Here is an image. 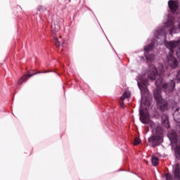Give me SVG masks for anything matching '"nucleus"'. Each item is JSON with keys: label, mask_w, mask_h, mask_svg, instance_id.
<instances>
[{"label": "nucleus", "mask_w": 180, "mask_h": 180, "mask_svg": "<svg viewBox=\"0 0 180 180\" xmlns=\"http://www.w3.org/2000/svg\"><path fill=\"white\" fill-rule=\"evenodd\" d=\"M167 32L169 34H176L180 32V20L176 21L175 18L169 16L167 22L165 23L164 27L157 30L154 34L158 40V43L162 44L164 43L165 47L169 50V56H167V64L171 68H176L178 67V60L174 57V53L176 52L177 58L180 60V39L177 41H168L167 40Z\"/></svg>", "instance_id": "nucleus-1"}, {"label": "nucleus", "mask_w": 180, "mask_h": 180, "mask_svg": "<svg viewBox=\"0 0 180 180\" xmlns=\"http://www.w3.org/2000/svg\"><path fill=\"white\" fill-rule=\"evenodd\" d=\"M165 72V70L164 69V65H162L161 63H159L158 69L155 68L154 65H150L147 72L148 79L150 81L156 80L155 85L157 89L154 90L153 91L154 96L159 109L162 111L167 109L168 103L167 101L162 99V97L161 96V91L158 89H163L165 94L173 92L174 89H175V82L174 80H170L169 82L167 84H164V82H162V76L164 75Z\"/></svg>", "instance_id": "nucleus-2"}, {"label": "nucleus", "mask_w": 180, "mask_h": 180, "mask_svg": "<svg viewBox=\"0 0 180 180\" xmlns=\"http://www.w3.org/2000/svg\"><path fill=\"white\" fill-rule=\"evenodd\" d=\"M137 84L141 94L142 103H141V106L142 103H143L144 106H150L151 105V102H153V98H146L145 97L146 95L148 94V89H147V85H148V79H146V75L139 76L137 80Z\"/></svg>", "instance_id": "nucleus-3"}, {"label": "nucleus", "mask_w": 180, "mask_h": 180, "mask_svg": "<svg viewBox=\"0 0 180 180\" xmlns=\"http://www.w3.org/2000/svg\"><path fill=\"white\" fill-rule=\"evenodd\" d=\"M155 44V41H152L151 44H149L144 47V51H145V57L147 61H149L150 63H153L154 61V58L155 56L154 55H148V53L154 49V46Z\"/></svg>", "instance_id": "nucleus-4"}, {"label": "nucleus", "mask_w": 180, "mask_h": 180, "mask_svg": "<svg viewBox=\"0 0 180 180\" xmlns=\"http://www.w3.org/2000/svg\"><path fill=\"white\" fill-rule=\"evenodd\" d=\"M139 120L143 123V124H148V122H150V113H148V110L147 108L145 110L140 109L139 110Z\"/></svg>", "instance_id": "nucleus-5"}, {"label": "nucleus", "mask_w": 180, "mask_h": 180, "mask_svg": "<svg viewBox=\"0 0 180 180\" xmlns=\"http://www.w3.org/2000/svg\"><path fill=\"white\" fill-rule=\"evenodd\" d=\"M148 142L152 144V146H160V143H162V136H155L148 138Z\"/></svg>", "instance_id": "nucleus-6"}, {"label": "nucleus", "mask_w": 180, "mask_h": 180, "mask_svg": "<svg viewBox=\"0 0 180 180\" xmlns=\"http://www.w3.org/2000/svg\"><path fill=\"white\" fill-rule=\"evenodd\" d=\"M168 6L170 9V11L173 13H175L176 11H178V1H174V0H170L168 2Z\"/></svg>", "instance_id": "nucleus-7"}, {"label": "nucleus", "mask_w": 180, "mask_h": 180, "mask_svg": "<svg viewBox=\"0 0 180 180\" xmlns=\"http://www.w3.org/2000/svg\"><path fill=\"white\" fill-rule=\"evenodd\" d=\"M167 137L169 139L171 143H176L178 141V136L174 130H170L168 132Z\"/></svg>", "instance_id": "nucleus-8"}, {"label": "nucleus", "mask_w": 180, "mask_h": 180, "mask_svg": "<svg viewBox=\"0 0 180 180\" xmlns=\"http://www.w3.org/2000/svg\"><path fill=\"white\" fill-rule=\"evenodd\" d=\"M173 174L174 175L175 179H180V167L179 164L176 163L173 165Z\"/></svg>", "instance_id": "nucleus-9"}, {"label": "nucleus", "mask_w": 180, "mask_h": 180, "mask_svg": "<svg viewBox=\"0 0 180 180\" xmlns=\"http://www.w3.org/2000/svg\"><path fill=\"white\" fill-rule=\"evenodd\" d=\"M37 74H41V72H36L34 73L32 75H24L22 77L20 78V79L18 80V85H22V84H23V82H26V81H27V77H29V78L33 77V75H36Z\"/></svg>", "instance_id": "nucleus-10"}, {"label": "nucleus", "mask_w": 180, "mask_h": 180, "mask_svg": "<svg viewBox=\"0 0 180 180\" xmlns=\"http://www.w3.org/2000/svg\"><path fill=\"white\" fill-rule=\"evenodd\" d=\"M52 32L53 33V40L55 41V44L56 47H60V41H58V38H57V35H56V33L58 32V30H56V27H52Z\"/></svg>", "instance_id": "nucleus-11"}, {"label": "nucleus", "mask_w": 180, "mask_h": 180, "mask_svg": "<svg viewBox=\"0 0 180 180\" xmlns=\"http://www.w3.org/2000/svg\"><path fill=\"white\" fill-rule=\"evenodd\" d=\"M162 123L166 129H169V121L168 120V116L163 115L162 117Z\"/></svg>", "instance_id": "nucleus-12"}, {"label": "nucleus", "mask_w": 180, "mask_h": 180, "mask_svg": "<svg viewBox=\"0 0 180 180\" xmlns=\"http://www.w3.org/2000/svg\"><path fill=\"white\" fill-rule=\"evenodd\" d=\"M152 165L153 167H157L158 165V162H160V160H158V158L155 155L152 156Z\"/></svg>", "instance_id": "nucleus-13"}, {"label": "nucleus", "mask_w": 180, "mask_h": 180, "mask_svg": "<svg viewBox=\"0 0 180 180\" xmlns=\"http://www.w3.org/2000/svg\"><path fill=\"white\" fill-rule=\"evenodd\" d=\"M129 97H130V92L129 91H125V92H124V94L121 96V99L122 101H124V99H127V98H129Z\"/></svg>", "instance_id": "nucleus-14"}, {"label": "nucleus", "mask_w": 180, "mask_h": 180, "mask_svg": "<svg viewBox=\"0 0 180 180\" xmlns=\"http://www.w3.org/2000/svg\"><path fill=\"white\" fill-rule=\"evenodd\" d=\"M165 178L166 180H171L172 179V176H171V174H169V173H166L165 174Z\"/></svg>", "instance_id": "nucleus-15"}, {"label": "nucleus", "mask_w": 180, "mask_h": 180, "mask_svg": "<svg viewBox=\"0 0 180 180\" xmlns=\"http://www.w3.org/2000/svg\"><path fill=\"white\" fill-rule=\"evenodd\" d=\"M140 143H141V140L140 139L136 138L134 139V146H137L138 144H140Z\"/></svg>", "instance_id": "nucleus-16"}, {"label": "nucleus", "mask_w": 180, "mask_h": 180, "mask_svg": "<svg viewBox=\"0 0 180 180\" xmlns=\"http://www.w3.org/2000/svg\"><path fill=\"white\" fill-rule=\"evenodd\" d=\"M175 79H176L177 81H180V70L178 72Z\"/></svg>", "instance_id": "nucleus-17"}, {"label": "nucleus", "mask_w": 180, "mask_h": 180, "mask_svg": "<svg viewBox=\"0 0 180 180\" xmlns=\"http://www.w3.org/2000/svg\"><path fill=\"white\" fill-rule=\"evenodd\" d=\"M122 105H123V103H122Z\"/></svg>", "instance_id": "nucleus-18"}]
</instances>
